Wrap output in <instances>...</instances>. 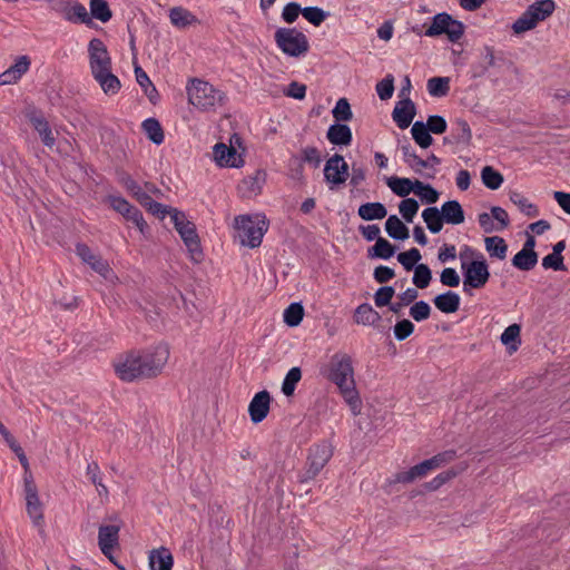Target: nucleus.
<instances>
[{"label": "nucleus", "mask_w": 570, "mask_h": 570, "mask_svg": "<svg viewBox=\"0 0 570 570\" xmlns=\"http://www.w3.org/2000/svg\"><path fill=\"white\" fill-rule=\"evenodd\" d=\"M414 193L426 204H435L439 200L440 193L430 184L415 180Z\"/></svg>", "instance_id": "obj_48"}, {"label": "nucleus", "mask_w": 570, "mask_h": 570, "mask_svg": "<svg viewBox=\"0 0 570 570\" xmlns=\"http://www.w3.org/2000/svg\"><path fill=\"white\" fill-rule=\"evenodd\" d=\"M119 181L127 189V191L136 198L138 203L142 200V197L148 195L144 188L128 174H122L119 178Z\"/></svg>", "instance_id": "obj_51"}, {"label": "nucleus", "mask_w": 570, "mask_h": 570, "mask_svg": "<svg viewBox=\"0 0 570 570\" xmlns=\"http://www.w3.org/2000/svg\"><path fill=\"white\" fill-rule=\"evenodd\" d=\"M509 199L528 217H537L539 208L531 203L522 193L512 190L509 193Z\"/></svg>", "instance_id": "obj_32"}, {"label": "nucleus", "mask_w": 570, "mask_h": 570, "mask_svg": "<svg viewBox=\"0 0 570 570\" xmlns=\"http://www.w3.org/2000/svg\"><path fill=\"white\" fill-rule=\"evenodd\" d=\"M428 91L432 97H444L450 91L448 77H433L428 80Z\"/></svg>", "instance_id": "obj_44"}, {"label": "nucleus", "mask_w": 570, "mask_h": 570, "mask_svg": "<svg viewBox=\"0 0 570 570\" xmlns=\"http://www.w3.org/2000/svg\"><path fill=\"white\" fill-rule=\"evenodd\" d=\"M521 326L517 323L509 325L501 334V343L509 346L512 351H517L520 345Z\"/></svg>", "instance_id": "obj_45"}, {"label": "nucleus", "mask_w": 570, "mask_h": 570, "mask_svg": "<svg viewBox=\"0 0 570 570\" xmlns=\"http://www.w3.org/2000/svg\"><path fill=\"white\" fill-rule=\"evenodd\" d=\"M336 121H348L353 118L351 105L346 98H340L332 110Z\"/></svg>", "instance_id": "obj_57"}, {"label": "nucleus", "mask_w": 570, "mask_h": 570, "mask_svg": "<svg viewBox=\"0 0 570 570\" xmlns=\"http://www.w3.org/2000/svg\"><path fill=\"white\" fill-rule=\"evenodd\" d=\"M348 176V165L343 156L335 154L330 157L324 167V177L327 183L341 185Z\"/></svg>", "instance_id": "obj_12"}, {"label": "nucleus", "mask_w": 570, "mask_h": 570, "mask_svg": "<svg viewBox=\"0 0 570 570\" xmlns=\"http://www.w3.org/2000/svg\"><path fill=\"white\" fill-rule=\"evenodd\" d=\"M142 207H145L149 213L156 215L159 218H165L167 215H173V210L169 206L163 205L158 202H155L151 196L148 194L146 197H142V200L139 203Z\"/></svg>", "instance_id": "obj_43"}, {"label": "nucleus", "mask_w": 570, "mask_h": 570, "mask_svg": "<svg viewBox=\"0 0 570 570\" xmlns=\"http://www.w3.org/2000/svg\"><path fill=\"white\" fill-rule=\"evenodd\" d=\"M403 161L416 174H421L423 169V159L416 155L412 146L406 142L401 146Z\"/></svg>", "instance_id": "obj_40"}, {"label": "nucleus", "mask_w": 570, "mask_h": 570, "mask_svg": "<svg viewBox=\"0 0 570 570\" xmlns=\"http://www.w3.org/2000/svg\"><path fill=\"white\" fill-rule=\"evenodd\" d=\"M482 183L491 190H497L503 184V176L491 166H485L481 170Z\"/></svg>", "instance_id": "obj_41"}, {"label": "nucleus", "mask_w": 570, "mask_h": 570, "mask_svg": "<svg viewBox=\"0 0 570 570\" xmlns=\"http://www.w3.org/2000/svg\"><path fill=\"white\" fill-rule=\"evenodd\" d=\"M304 317V307L302 303H292L284 311V323L289 327H295L301 324Z\"/></svg>", "instance_id": "obj_46"}, {"label": "nucleus", "mask_w": 570, "mask_h": 570, "mask_svg": "<svg viewBox=\"0 0 570 570\" xmlns=\"http://www.w3.org/2000/svg\"><path fill=\"white\" fill-rule=\"evenodd\" d=\"M26 508L29 517L32 519L36 525H39L43 520L42 504L39 495L26 498Z\"/></svg>", "instance_id": "obj_52"}, {"label": "nucleus", "mask_w": 570, "mask_h": 570, "mask_svg": "<svg viewBox=\"0 0 570 570\" xmlns=\"http://www.w3.org/2000/svg\"><path fill=\"white\" fill-rule=\"evenodd\" d=\"M455 458V451L449 450L441 453H438L436 455L432 456L431 459L424 460L425 464H428V469L430 471L435 470L440 466H442L445 463H449Z\"/></svg>", "instance_id": "obj_61"}, {"label": "nucleus", "mask_w": 570, "mask_h": 570, "mask_svg": "<svg viewBox=\"0 0 570 570\" xmlns=\"http://www.w3.org/2000/svg\"><path fill=\"white\" fill-rule=\"evenodd\" d=\"M463 292L472 295L471 289H479L485 286L490 278L489 265L485 258L473 259L470 264H463Z\"/></svg>", "instance_id": "obj_10"}, {"label": "nucleus", "mask_w": 570, "mask_h": 570, "mask_svg": "<svg viewBox=\"0 0 570 570\" xmlns=\"http://www.w3.org/2000/svg\"><path fill=\"white\" fill-rule=\"evenodd\" d=\"M92 77L99 83L104 94L107 96H115L121 89V82L119 78L112 73V69L102 71Z\"/></svg>", "instance_id": "obj_22"}, {"label": "nucleus", "mask_w": 570, "mask_h": 570, "mask_svg": "<svg viewBox=\"0 0 570 570\" xmlns=\"http://www.w3.org/2000/svg\"><path fill=\"white\" fill-rule=\"evenodd\" d=\"M326 138L333 145L350 146L353 136L352 130L347 125L337 121L328 127Z\"/></svg>", "instance_id": "obj_18"}, {"label": "nucleus", "mask_w": 570, "mask_h": 570, "mask_svg": "<svg viewBox=\"0 0 570 570\" xmlns=\"http://www.w3.org/2000/svg\"><path fill=\"white\" fill-rule=\"evenodd\" d=\"M301 379H302L301 368L297 366L292 367L285 375V379L282 383L283 394L286 396H292L294 394L296 385L301 381Z\"/></svg>", "instance_id": "obj_47"}, {"label": "nucleus", "mask_w": 570, "mask_h": 570, "mask_svg": "<svg viewBox=\"0 0 570 570\" xmlns=\"http://www.w3.org/2000/svg\"><path fill=\"white\" fill-rule=\"evenodd\" d=\"M334 449L327 441L314 444L308 450V456L304 473L301 475L302 483L316 478L333 456Z\"/></svg>", "instance_id": "obj_9"}, {"label": "nucleus", "mask_w": 570, "mask_h": 570, "mask_svg": "<svg viewBox=\"0 0 570 570\" xmlns=\"http://www.w3.org/2000/svg\"><path fill=\"white\" fill-rule=\"evenodd\" d=\"M395 246L385 238H377L376 243L367 249L368 258L389 259L395 254Z\"/></svg>", "instance_id": "obj_36"}, {"label": "nucleus", "mask_w": 570, "mask_h": 570, "mask_svg": "<svg viewBox=\"0 0 570 570\" xmlns=\"http://www.w3.org/2000/svg\"><path fill=\"white\" fill-rule=\"evenodd\" d=\"M298 159L302 160L303 164H308L313 168H318L322 163V155L316 147L307 146L301 150Z\"/></svg>", "instance_id": "obj_54"}, {"label": "nucleus", "mask_w": 570, "mask_h": 570, "mask_svg": "<svg viewBox=\"0 0 570 570\" xmlns=\"http://www.w3.org/2000/svg\"><path fill=\"white\" fill-rule=\"evenodd\" d=\"M171 222L187 247L190 259L200 263L204 259V253L195 224L189 222L185 213L178 209L173 210Z\"/></svg>", "instance_id": "obj_4"}, {"label": "nucleus", "mask_w": 570, "mask_h": 570, "mask_svg": "<svg viewBox=\"0 0 570 570\" xmlns=\"http://www.w3.org/2000/svg\"><path fill=\"white\" fill-rule=\"evenodd\" d=\"M411 134L421 148L426 149L433 144L431 131L423 121H415L411 128Z\"/></svg>", "instance_id": "obj_39"}, {"label": "nucleus", "mask_w": 570, "mask_h": 570, "mask_svg": "<svg viewBox=\"0 0 570 570\" xmlns=\"http://www.w3.org/2000/svg\"><path fill=\"white\" fill-rule=\"evenodd\" d=\"M65 20L75 24H92V19L87 11V8L78 0H70L67 9L62 16Z\"/></svg>", "instance_id": "obj_17"}, {"label": "nucleus", "mask_w": 570, "mask_h": 570, "mask_svg": "<svg viewBox=\"0 0 570 570\" xmlns=\"http://www.w3.org/2000/svg\"><path fill=\"white\" fill-rule=\"evenodd\" d=\"M409 313L414 321L422 322L430 317L431 307L425 301H419L410 307Z\"/></svg>", "instance_id": "obj_60"}, {"label": "nucleus", "mask_w": 570, "mask_h": 570, "mask_svg": "<svg viewBox=\"0 0 570 570\" xmlns=\"http://www.w3.org/2000/svg\"><path fill=\"white\" fill-rule=\"evenodd\" d=\"M141 127L148 139L155 145H160L164 142L165 135L158 119L153 117L147 118L142 121Z\"/></svg>", "instance_id": "obj_34"}, {"label": "nucleus", "mask_w": 570, "mask_h": 570, "mask_svg": "<svg viewBox=\"0 0 570 570\" xmlns=\"http://www.w3.org/2000/svg\"><path fill=\"white\" fill-rule=\"evenodd\" d=\"M430 472L428 469V464H425L424 461L421 463L410 468L407 471H401L397 472L394 475L393 482L394 483H411L415 481L419 478H423Z\"/></svg>", "instance_id": "obj_30"}, {"label": "nucleus", "mask_w": 570, "mask_h": 570, "mask_svg": "<svg viewBox=\"0 0 570 570\" xmlns=\"http://www.w3.org/2000/svg\"><path fill=\"white\" fill-rule=\"evenodd\" d=\"M31 60L28 56H19L14 59V63L11 65L4 72V78L10 83H16L21 77L30 69Z\"/></svg>", "instance_id": "obj_26"}, {"label": "nucleus", "mask_w": 570, "mask_h": 570, "mask_svg": "<svg viewBox=\"0 0 570 570\" xmlns=\"http://www.w3.org/2000/svg\"><path fill=\"white\" fill-rule=\"evenodd\" d=\"M538 254L535 250H519L513 257H512V265L523 272L531 271L538 264Z\"/></svg>", "instance_id": "obj_31"}, {"label": "nucleus", "mask_w": 570, "mask_h": 570, "mask_svg": "<svg viewBox=\"0 0 570 570\" xmlns=\"http://www.w3.org/2000/svg\"><path fill=\"white\" fill-rule=\"evenodd\" d=\"M420 205L414 198H405L399 204V212L406 223H412L417 214Z\"/></svg>", "instance_id": "obj_53"}, {"label": "nucleus", "mask_w": 570, "mask_h": 570, "mask_svg": "<svg viewBox=\"0 0 570 570\" xmlns=\"http://www.w3.org/2000/svg\"><path fill=\"white\" fill-rule=\"evenodd\" d=\"M460 295L452 291H446L433 298L435 307L445 314L455 313L460 308Z\"/></svg>", "instance_id": "obj_20"}, {"label": "nucleus", "mask_w": 570, "mask_h": 570, "mask_svg": "<svg viewBox=\"0 0 570 570\" xmlns=\"http://www.w3.org/2000/svg\"><path fill=\"white\" fill-rule=\"evenodd\" d=\"M90 17L101 22H107L111 19L112 13L106 0H90Z\"/></svg>", "instance_id": "obj_42"}, {"label": "nucleus", "mask_w": 570, "mask_h": 570, "mask_svg": "<svg viewBox=\"0 0 570 570\" xmlns=\"http://www.w3.org/2000/svg\"><path fill=\"white\" fill-rule=\"evenodd\" d=\"M440 213V209L434 206L428 207L422 212V218L425 222L428 229L432 234L440 233L443 224L445 223L443 216H441Z\"/></svg>", "instance_id": "obj_35"}, {"label": "nucleus", "mask_w": 570, "mask_h": 570, "mask_svg": "<svg viewBox=\"0 0 570 570\" xmlns=\"http://www.w3.org/2000/svg\"><path fill=\"white\" fill-rule=\"evenodd\" d=\"M235 228L240 238V243L250 248L258 247L262 244L264 234L267 232L268 224L265 217L258 218L249 215H239L235 218Z\"/></svg>", "instance_id": "obj_7"}, {"label": "nucleus", "mask_w": 570, "mask_h": 570, "mask_svg": "<svg viewBox=\"0 0 570 570\" xmlns=\"http://www.w3.org/2000/svg\"><path fill=\"white\" fill-rule=\"evenodd\" d=\"M276 46L288 57H303L309 50L308 38L296 28H278L274 33Z\"/></svg>", "instance_id": "obj_5"}, {"label": "nucleus", "mask_w": 570, "mask_h": 570, "mask_svg": "<svg viewBox=\"0 0 570 570\" xmlns=\"http://www.w3.org/2000/svg\"><path fill=\"white\" fill-rule=\"evenodd\" d=\"M455 458V451L449 450L441 453H438L436 455L432 456L431 459L424 460L425 464H428V469L430 471L435 470L440 466H442L445 463H449Z\"/></svg>", "instance_id": "obj_62"}, {"label": "nucleus", "mask_w": 570, "mask_h": 570, "mask_svg": "<svg viewBox=\"0 0 570 570\" xmlns=\"http://www.w3.org/2000/svg\"><path fill=\"white\" fill-rule=\"evenodd\" d=\"M169 357L166 346H157L154 351H130L119 356L114 367L117 376L124 382L157 376Z\"/></svg>", "instance_id": "obj_1"}, {"label": "nucleus", "mask_w": 570, "mask_h": 570, "mask_svg": "<svg viewBox=\"0 0 570 570\" xmlns=\"http://www.w3.org/2000/svg\"><path fill=\"white\" fill-rule=\"evenodd\" d=\"M119 524L100 525L98 530V546L101 552L115 564L112 551L119 544Z\"/></svg>", "instance_id": "obj_11"}, {"label": "nucleus", "mask_w": 570, "mask_h": 570, "mask_svg": "<svg viewBox=\"0 0 570 570\" xmlns=\"http://www.w3.org/2000/svg\"><path fill=\"white\" fill-rule=\"evenodd\" d=\"M451 138L455 144L469 145L472 140V131L466 120L458 118L451 131Z\"/></svg>", "instance_id": "obj_37"}, {"label": "nucleus", "mask_w": 570, "mask_h": 570, "mask_svg": "<svg viewBox=\"0 0 570 570\" xmlns=\"http://www.w3.org/2000/svg\"><path fill=\"white\" fill-rule=\"evenodd\" d=\"M465 26L463 22L453 19L446 12L436 13L432 18V23L424 31L426 37H439L445 35L451 42H458L464 35Z\"/></svg>", "instance_id": "obj_8"}, {"label": "nucleus", "mask_w": 570, "mask_h": 570, "mask_svg": "<svg viewBox=\"0 0 570 570\" xmlns=\"http://www.w3.org/2000/svg\"><path fill=\"white\" fill-rule=\"evenodd\" d=\"M214 159L220 167L239 168L244 165V160L237 154L234 147H228L224 142H218L214 146Z\"/></svg>", "instance_id": "obj_14"}, {"label": "nucleus", "mask_w": 570, "mask_h": 570, "mask_svg": "<svg viewBox=\"0 0 570 570\" xmlns=\"http://www.w3.org/2000/svg\"><path fill=\"white\" fill-rule=\"evenodd\" d=\"M109 55L108 49L104 41L99 38H92L88 43L89 65L99 59L107 58Z\"/></svg>", "instance_id": "obj_49"}, {"label": "nucleus", "mask_w": 570, "mask_h": 570, "mask_svg": "<svg viewBox=\"0 0 570 570\" xmlns=\"http://www.w3.org/2000/svg\"><path fill=\"white\" fill-rule=\"evenodd\" d=\"M386 184L391 190L400 197H406L410 193H414L415 190V180H411L410 178L392 176L386 178Z\"/></svg>", "instance_id": "obj_33"}, {"label": "nucleus", "mask_w": 570, "mask_h": 570, "mask_svg": "<svg viewBox=\"0 0 570 570\" xmlns=\"http://www.w3.org/2000/svg\"><path fill=\"white\" fill-rule=\"evenodd\" d=\"M265 171L257 170L254 176L244 178L238 185L239 193L244 197L259 194L265 181Z\"/></svg>", "instance_id": "obj_23"}, {"label": "nucleus", "mask_w": 570, "mask_h": 570, "mask_svg": "<svg viewBox=\"0 0 570 570\" xmlns=\"http://www.w3.org/2000/svg\"><path fill=\"white\" fill-rule=\"evenodd\" d=\"M455 458V451L449 450L441 453H438L436 455L432 456L431 459L424 460L425 464H428V469L430 471L435 470L440 466H442L445 463H449Z\"/></svg>", "instance_id": "obj_64"}, {"label": "nucleus", "mask_w": 570, "mask_h": 570, "mask_svg": "<svg viewBox=\"0 0 570 570\" xmlns=\"http://www.w3.org/2000/svg\"><path fill=\"white\" fill-rule=\"evenodd\" d=\"M455 458V451L449 450L441 453H438L436 455L432 456L431 459L424 460L425 464H428V469L430 471L435 470L440 466H442L445 463H449Z\"/></svg>", "instance_id": "obj_63"}, {"label": "nucleus", "mask_w": 570, "mask_h": 570, "mask_svg": "<svg viewBox=\"0 0 570 570\" xmlns=\"http://www.w3.org/2000/svg\"><path fill=\"white\" fill-rule=\"evenodd\" d=\"M440 212V215L443 216L446 224L460 225L465 219L464 210L461 204L455 199L445 202Z\"/></svg>", "instance_id": "obj_21"}, {"label": "nucleus", "mask_w": 570, "mask_h": 570, "mask_svg": "<svg viewBox=\"0 0 570 570\" xmlns=\"http://www.w3.org/2000/svg\"><path fill=\"white\" fill-rule=\"evenodd\" d=\"M416 115L415 104L410 97L403 98L396 102L392 118L400 129L407 128Z\"/></svg>", "instance_id": "obj_16"}, {"label": "nucleus", "mask_w": 570, "mask_h": 570, "mask_svg": "<svg viewBox=\"0 0 570 570\" xmlns=\"http://www.w3.org/2000/svg\"><path fill=\"white\" fill-rule=\"evenodd\" d=\"M188 101L199 110L208 111L217 105H222L225 98L224 94L213 85L200 79H191L186 87Z\"/></svg>", "instance_id": "obj_3"}, {"label": "nucleus", "mask_w": 570, "mask_h": 570, "mask_svg": "<svg viewBox=\"0 0 570 570\" xmlns=\"http://www.w3.org/2000/svg\"><path fill=\"white\" fill-rule=\"evenodd\" d=\"M422 258L417 248L413 247L397 255L399 263L406 269L412 271L416 267L417 262Z\"/></svg>", "instance_id": "obj_56"}, {"label": "nucleus", "mask_w": 570, "mask_h": 570, "mask_svg": "<svg viewBox=\"0 0 570 570\" xmlns=\"http://www.w3.org/2000/svg\"><path fill=\"white\" fill-rule=\"evenodd\" d=\"M326 377L338 387L345 402L356 413L361 406V399L356 390L351 356L345 353L334 354Z\"/></svg>", "instance_id": "obj_2"}, {"label": "nucleus", "mask_w": 570, "mask_h": 570, "mask_svg": "<svg viewBox=\"0 0 570 570\" xmlns=\"http://www.w3.org/2000/svg\"><path fill=\"white\" fill-rule=\"evenodd\" d=\"M76 254L83 263L90 265L96 273L105 278H107L108 274L111 272L108 263L100 255L94 254L88 245L78 243L76 245Z\"/></svg>", "instance_id": "obj_13"}, {"label": "nucleus", "mask_w": 570, "mask_h": 570, "mask_svg": "<svg viewBox=\"0 0 570 570\" xmlns=\"http://www.w3.org/2000/svg\"><path fill=\"white\" fill-rule=\"evenodd\" d=\"M303 17L311 22L313 26H321L325 19L328 17V12L324 11L318 7H305L302 8Z\"/></svg>", "instance_id": "obj_55"}, {"label": "nucleus", "mask_w": 570, "mask_h": 570, "mask_svg": "<svg viewBox=\"0 0 570 570\" xmlns=\"http://www.w3.org/2000/svg\"><path fill=\"white\" fill-rule=\"evenodd\" d=\"M485 250L489 253L490 257H495L498 259H504L508 253V245L505 240L500 236H490L484 239Z\"/></svg>", "instance_id": "obj_38"}, {"label": "nucleus", "mask_w": 570, "mask_h": 570, "mask_svg": "<svg viewBox=\"0 0 570 570\" xmlns=\"http://www.w3.org/2000/svg\"><path fill=\"white\" fill-rule=\"evenodd\" d=\"M432 279V272L425 264H419L414 268V275L412 277L413 284L421 289L426 288Z\"/></svg>", "instance_id": "obj_50"}, {"label": "nucleus", "mask_w": 570, "mask_h": 570, "mask_svg": "<svg viewBox=\"0 0 570 570\" xmlns=\"http://www.w3.org/2000/svg\"><path fill=\"white\" fill-rule=\"evenodd\" d=\"M169 19L173 26L184 29L193 24H198V18L189 10L183 7H174L169 10Z\"/></svg>", "instance_id": "obj_24"}, {"label": "nucleus", "mask_w": 570, "mask_h": 570, "mask_svg": "<svg viewBox=\"0 0 570 570\" xmlns=\"http://www.w3.org/2000/svg\"><path fill=\"white\" fill-rule=\"evenodd\" d=\"M556 9L553 0H539L530 4L527 10L513 22L512 30L517 35L532 30L540 21L549 18Z\"/></svg>", "instance_id": "obj_6"}, {"label": "nucleus", "mask_w": 570, "mask_h": 570, "mask_svg": "<svg viewBox=\"0 0 570 570\" xmlns=\"http://www.w3.org/2000/svg\"><path fill=\"white\" fill-rule=\"evenodd\" d=\"M174 559L167 548L153 550L149 556V566L151 570H171Z\"/></svg>", "instance_id": "obj_25"}, {"label": "nucleus", "mask_w": 570, "mask_h": 570, "mask_svg": "<svg viewBox=\"0 0 570 570\" xmlns=\"http://www.w3.org/2000/svg\"><path fill=\"white\" fill-rule=\"evenodd\" d=\"M271 394L263 390L254 395L248 405V413L253 423H261L269 412Z\"/></svg>", "instance_id": "obj_15"}, {"label": "nucleus", "mask_w": 570, "mask_h": 570, "mask_svg": "<svg viewBox=\"0 0 570 570\" xmlns=\"http://www.w3.org/2000/svg\"><path fill=\"white\" fill-rule=\"evenodd\" d=\"M415 330L414 324L406 318H403L401 321H397L396 324L393 327V334L395 340L402 342L410 337Z\"/></svg>", "instance_id": "obj_58"}, {"label": "nucleus", "mask_w": 570, "mask_h": 570, "mask_svg": "<svg viewBox=\"0 0 570 570\" xmlns=\"http://www.w3.org/2000/svg\"><path fill=\"white\" fill-rule=\"evenodd\" d=\"M30 122L32 124L35 130L39 134L43 145L51 148L55 145L56 139L47 119L41 115H32L30 117Z\"/></svg>", "instance_id": "obj_27"}, {"label": "nucleus", "mask_w": 570, "mask_h": 570, "mask_svg": "<svg viewBox=\"0 0 570 570\" xmlns=\"http://www.w3.org/2000/svg\"><path fill=\"white\" fill-rule=\"evenodd\" d=\"M358 216L364 220L383 219L386 214V207L379 202L365 203L358 207Z\"/></svg>", "instance_id": "obj_29"}, {"label": "nucleus", "mask_w": 570, "mask_h": 570, "mask_svg": "<svg viewBox=\"0 0 570 570\" xmlns=\"http://www.w3.org/2000/svg\"><path fill=\"white\" fill-rule=\"evenodd\" d=\"M376 92L381 100H387L393 96L394 92V78L392 75H387L381 81L376 83Z\"/></svg>", "instance_id": "obj_59"}, {"label": "nucleus", "mask_w": 570, "mask_h": 570, "mask_svg": "<svg viewBox=\"0 0 570 570\" xmlns=\"http://www.w3.org/2000/svg\"><path fill=\"white\" fill-rule=\"evenodd\" d=\"M381 320L382 317L380 313L368 303H362L355 308L354 321L356 324L376 326Z\"/></svg>", "instance_id": "obj_19"}, {"label": "nucleus", "mask_w": 570, "mask_h": 570, "mask_svg": "<svg viewBox=\"0 0 570 570\" xmlns=\"http://www.w3.org/2000/svg\"><path fill=\"white\" fill-rule=\"evenodd\" d=\"M385 230L387 235L395 240H405L410 236L409 228L396 215H390L387 217Z\"/></svg>", "instance_id": "obj_28"}]
</instances>
